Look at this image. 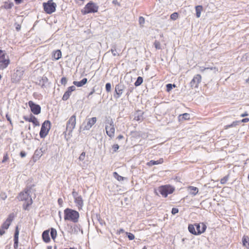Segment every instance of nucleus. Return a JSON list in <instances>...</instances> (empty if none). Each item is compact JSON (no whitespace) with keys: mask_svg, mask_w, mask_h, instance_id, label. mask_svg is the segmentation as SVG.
<instances>
[{"mask_svg":"<svg viewBox=\"0 0 249 249\" xmlns=\"http://www.w3.org/2000/svg\"><path fill=\"white\" fill-rule=\"evenodd\" d=\"M30 188H25L23 191L20 192L17 196L19 201H24L22 207L24 210H28L29 207L32 205L33 201L30 195Z\"/></svg>","mask_w":249,"mask_h":249,"instance_id":"f257e3e1","label":"nucleus"},{"mask_svg":"<svg viewBox=\"0 0 249 249\" xmlns=\"http://www.w3.org/2000/svg\"><path fill=\"white\" fill-rule=\"evenodd\" d=\"M188 229L190 233L197 235L204 233L206 230L207 226L204 223L202 222L195 224H189Z\"/></svg>","mask_w":249,"mask_h":249,"instance_id":"f03ea898","label":"nucleus"},{"mask_svg":"<svg viewBox=\"0 0 249 249\" xmlns=\"http://www.w3.org/2000/svg\"><path fill=\"white\" fill-rule=\"evenodd\" d=\"M64 219L76 223L78 221L79 214L76 211L67 208L64 211Z\"/></svg>","mask_w":249,"mask_h":249,"instance_id":"7ed1b4c3","label":"nucleus"},{"mask_svg":"<svg viewBox=\"0 0 249 249\" xmlns=\"http://www.w3.org/2000/svg\"><path fill=\"white\" fill-rule=\"evenodd\" d=\"M105 130L107 135L112 139L115 136V128L112 119L110 117L106 119L105 121Z\"/></svg>","mask_w":249,"mask_h":249,"instance_id":"20e7f679","label":"nucleus"},{"mask_svg":"<svg viewBox=\"0 0 249 249\" xmlns=\"http://www.w3.org/2000/svg\"><path fill=\"white\" fill-rule=\"evenodd\" d=\"M10 64V59L5 51L0 49V70H3Z\"/></svg>","mask_w":249,"mask_h":249,"instance_id":"39448f33","label":"nucleus"},{"mask_svg":"<svg viewBox=\"0 0 249 249\" xmlns=\"http://www.w3.org/2000/svg\"><path fill=\"white\" fill-rule=\"evenodd\" d=\"M15 217V214L14 213H10L7 219L3 223L0 227V235L1 236L3 235L5 232V230H7L10 225H11L12 222L14 220Z\"/></svg>","mask_w":249,"mask_h":249,"instance_id":"423d86ee","label":"nucleus"},{"mask_svg":"<svg viewBox=\"0 0 249 249\" xmlns=\"http://www.w3.org/2000/svg\"><path fill=\"white\" fill-rule=\"evenodd\" d=\"M99 7L95 3L93 2H89L88 3L83 9L82 10L81 12L83 15H86L89 13H94L98 12Z\"/></svg>","mask_w":249,"mask_h":249,"instance_id":"0eeeda50","label":"nucleus"},{"mask_svg":"<svg viewBox=\"0 0 249 249\" xmlns=\"http://www.w3.org/2000/svg\"><path fill=\"white\" fill-rule=\"evenodd\" d=\"M56 4L53 0H49L46 2L43 3V7L45 12L48 14H51L56 10Z\"/></svg>","mask_w":249,"mask_h":249,"instance_id":"6e6552de","label":"nucleus"},{"mask_svg":"<svg viewBox=\"0 0 249 249\" xmlns=\"http://www.w3.org/2000/svg\"><path fill=\"white\" fill-rule=\"evenodd\" d=\"M158 191L162 196L166 197L169 194H172L174 192L175 188L169 184L164 185L160 186L158 188Z\"/></svg>","mask_w":249,"mask_h":249,"instance_id":"1a4fd4ad","label":"nucleus"},{"mask_svg":"<svg viewBox=\"0 0 249 249\" xmlns=\"http://www.w3.org/2000/svg\"><path fill=\"white\" fill-rule=\"evenodd\" d=\"M51 129V122L49 120L45 121L42 124L39 132V136L41 138H44L48 134Z\"/></svg>","mask_w":249,"mask_h":249,"instance_id":"9d476101","label":"nucleus"},{"mask_svg":"<svg viewBox=\"0 0 249 249\" xmlns=\"http://www.w3.org/2000/svg\"><path fill=\"white\" fill-rule=\"evenodd\" d=\"M72 195L74 198V202L78 209L79 210H82L84 206V200L82 196L78 195V193L74 190L72 192Z\"/></svg>","mask_w":249,"mask_h":249,"instance_id":"9b49d317","label":"nucleus"},{"mask_svg":"<svg viewBox=\"0 0 249 249\" xmlns=\"http://www.w3.org/2000/svg\"><path fill=\"white\" fill-rule=\"evenodd\" d=\"M76 116L75 114L72 115L69 119L66 124V130L69 133H71L76 125Z\"/></svg>","mask_w":249,"mask_h":249,"instance_id":"f8f14e48","label":"nucleus"},{"mask_svg":"<svg viewBox=\"0 0 249 249\" xmlns=\"http://www.w3.org/2000/svg\"><path fill=\"white\" fill-rule=\"evenodd\" d=\"M202 81V76L199 74L195 75L190 82V87L193 89H197Z\"/></svg>","mask_w":249,"mask_h":249,"instance_id":"ddd939ff","label":"nucleus"},{"mask_svg":"<svg viewBox=\"0 0 249 249\" xmlns=\"http://www.w3.org/2000/svg\"><path fill=\"white\" fill-rule=\"evenodd\" d=\"M24 73V71L17 70L16 72L14 73L11 76V80L13 83H18L21 79Z\"/></svg>","mask_w":249,"mask_h":249,"instance_id":"4468645a","label":"nucleus"},{"mask_svg":"<svg viewBox=\"0 0 249 249\" xmlns=\"http://www.w3.org/2000/svg\"><path fill=\"white\" fill-rule=\"evenodd\" d=\"M29 106L31 112L35 115H38L41 112V107L39 105L36 104L32 101L28 102Z\"/></svg>","mask_w":249,"mask_h":249,"instance_id":"2eb2a0df","label":"nucleus"},{"mask_svg":"<svg viewBox=\"0 0 249 249\" xmlns=\"http://www.w3.org/2000/svg\"><path fill=\"white\" fill-rule=\"evenodd\" d=\"M23 118L25 121L32 123L34 127L39 126L40 125L37 119L32 114H30L29 116H24Z\"/></svg>","mask_w":249,"mask_h":249,"instance_id":"dca6fc26","label":"nucleus"},{"mask_svg":"<svg viewBox=\"0 0 249 249\" xmlns=\"http://www.w3.org/2000/svg\"><path fill=\"white\" fill-rule=\"evenodd\" d=\"M124 89V85H116L115 88V92L116 93V95H114L115 97L117 98H119L123 94Z\"/></svg>","mask_w":249,"mask_h":249,"instance_id":"f3484780","label":"nucleus"},{"mask_svg":"<svg viewBox=\"0 0 249 249\" xmlns=\"http://www.w3.org/2000/svg\"><path fill=\"white\" fill-rule=\"evenodd\" d=\"M97 122V118L92 117L91 118L87 120V123L84 126V130H89L90 129L92 126L96 123Z\"/></svg>","mask_w":249,"mask_h":249,"instance_id":"a211bd4d","label":"nucleus"},{"mask_svg":"<svg viewBox=\"0 0 249 249\" xmlns=\"http://www.w3.org/2000/svg\"><path fill=\"white\" fill-rule=\"evenodd\" d=\"M75 89V87L74 86L69 87L68 88L67 90L63 94L62 100L64 101L67 100L71 95V92L74 91Z\"/></svg>","mask_w":249,"mask_h":249,"instance_id":"6ab92c4d","label":"nucleus"},{"mask_svg":"<svg viewBox=\"0 0 249 249\" xmlns=\"http://www.w3.org/2000/svg\"><path fill=\"white\" fill-rule=\"evenodd\" d=\"M163 162H164L163 159L160 158L159 160H150L149 162H147L146 163V165L150 167V166H152L154 165L162 164L163 163Z\"/></svg>","mask_w":249,"mask_h":249,"instance_id":"aec40b11","label":"nucleus"},{"mask_svg":"<svg viewBox=\"0 0 249 249\" xmlns=\"http://www.w3.org/2000/svg\"><path fill=\"white\" fill-rule=\"evenodd\" d=\"M42 237L44 242L47 243L50 242L51 239L49 235V230H46L44 231L42 234Z\"/></svg>","mask_w":249,"mask_h":249,"instance_id":"412c9836","label":"nucleus"},{"mask_svg":"<svg viewBox=\"0 0 249 249\" xmlns=\"http://www.w3.org/2000/svg\"><path fill=\"white\" fill-rule=\"evenodd\" d=\"M62 56L61 52L60 50H57L53 53V57L55 60H58Z\"/></svg>","mask_w":249,"mask_h":249,"instance_id":"4be33fe9","label":"nucleus"},{"mask_svg":"<svg viewBox=\"0 0 249 249\" xmlns=\"http://www.w3.org/2000/svg\"><path fill=\"white\" fill-rule=\"evenodd\" d=\"M87 82V79L85 78H83L80 81H74L73 84L78 87H81L83 85H85Z\"/></svg>","mask_w":249,"mask_h":249,"instance_id":"5701e85b","label":"nucleus"},{"mask_svg":"<svg viewBox=\"0 0 249 249\" xmlns=\"http://www.w3.org/2000/svg\"><path fill=\"white\" fill-rule=\"evenodd\" d=\"M242 243L243 246L247 249H249V237L247 236H244L242 238Z\"/></svg>","mask_w":249,"mask_h":249,"instance_id":"b1692460","label":"nucleus"},{"mask_svg":"<svg viewBox=\"0 0 249 249\" xmlns=\"http://www.w3.org/2000/svg\"><path fill=\"white\" fill-rule=\"evenodd\" d=\"M196 16L197 18L200 17L201 12L203 11V8L201 5H197L195 7Z\"/></svg>","mask_w":249,"mask_h":249,"instance_id":"393cba45","label":"nucleus"},{"mask_svg":"<svg viewBox=\"0 0 249 249\" xmlns=\"http://www.w3.org/2000/svg\"><path fill=\"white\" fill-rule=\"evenodd\" d=\"M188 189L190 190V193L194 196H196L198 192V189L196 187L190 186L188 187Z\"/></svg>","mask_w":249,"mask_h":249,"instance_id":"a878e982","label":"nucleus"},{"mask_svg":"<svg viewBox=\"0 0 249 249\" xmlns=\"http://www.w3.org/2000/svg\"><path fill=\"white\" fill-rule=\"evenodd\" d=\"M179 121L189 120H190V114L187 113L179 115L178 116Z\"/></svg>","mask_w":249,"mask_h":249,"instance_id":"bb28decb","label":"nucleus"},{"mask_svg":"<svg viewBox=\"0 0 249 249\" xmlns=\"http://www.w3.org/2000/svg\"><path fill=\"white\" fill-rule=\"evenodd\" d=\"M240 123L239 121H233L231 124H228L224 126V129H228L231 127H233L236 126L237 125L239 124Z\"/></svg>","mask_w":249,"mask_h":249,"instance_id":"cd10ccee","label":"nucleus"},{"mask_svg":"<svg viewBox=\"0 0 249 249\" xmlns=\"http://www.w3.org/2000/svg\"><path fill=\"white\" fill-rule=\"evenodd\" d=\"M51 236L52 238L54 240L57 236V231L54 228H51Z\"/></svg>","mask_w":249,"mask_h":249,"instance_id":"c85d7f7f","label":"nucleus"},{"mask_svg":"<svg viewBox=\"0 0 249 249\" xmlns=\"http://www.w3.org/2000/svg\"><path fill=\"white\" fill-rule=\"evenodd\" d=\"M37 152V151H36L34 155L33 156L32 159L34 162H36L41 156V155L40 153L38 154Z\"/></svg>","mask_w":249,"mask_h":249,"instance_id":"c756f323","label":"nucleus"},{"mask_svg":"<svg viewBox=\"0 0 249 249\" xmlns=\"http://www.w3.org/2000/svg\"><path fill=\"white\" fill-rule=\"evenodd\" d=\"M142 82H143L142 78L141 76H139L137 78V79L136 81V82H135L134 85L136 87L139 86L140 85H141L142 84Z\"/></svg>","mask_w":249,"mask_h":249,"instance_id":"7c9ffc66","label":"nucleus"},{"mask_svg":"<svg viewBox=\"0 0 249 249\" xmlns=\"http://www.w3.org/2000/svg\"><path fill=\"white\" fill-rule=\"evenodd\" d=\"M114 177L117 179L118 181H123L124 179V178L120 176L117 172H115L113 173Z\"/></svg>","mask_w":249,"mask_h":249,"instance_id":"2f4dec72","label":"nucleus"},{"mask_svg":"<svg viewBox=\"0 0 249 249\" xmlns=\"http://www.w3.org/2000/svg\"><path fill=\"white\" fill-rule=\"evenodd\" d=\"M9 159V155L7 153L4 154L3 159L1 161L2 163H5Z\"/></svg>","mask_w":249,"mask_h":249,"instance_id":"473e14b6","label":"nucleus"},{"mask_svg":"<svg viewBox=\"0 0 249 249\" xmlns=\"http://www.w3.org/2000/svg\"><path fill=\"white\" fill-rule=\"evenodd\" d=\"M178 18V14L177 12L172 14L170 16V18L172 20H175Z\"/></svg>","mask_w":249,"mask_h":249,"instance_id":"72a5a7b5","label":"nucleus"},{"mask_svg":"<svg viewBox=\"0 0 249 249\" xmlns=\"http://www.w3.org/2000/svg\"><path fill=\"white\" fill-rule=\"evenodd\" d=\"M125 233L127 235L129 240H132L135 239V235L133 233L128 232H126Z\"/></svg>","mask_w":249,"mask_h":249,"instance_id":"f704fd0d","label":"nucleus"},{"mask_svg":"<svg viewBox=\"0 0 249 249\" xmlns=\"http://www.w3.org/2000/svg\"><path fill=\"white\" fill-rule=\"evenodd\" d=\"M166 91L167 92H169L171 90V89H172V88L173 87H176V85H172L171 84H168L166 85Z\"/></svg>","mask_w":249,"mask_h":249,"instance_id":"c9c22d12","label":"nucleus"},{"mask_svg":"<svg viewBox=\"0 0 249 249\" xmlns=\"http://www.w3.org/2000/svg\"><path fill=\"white\" fill-rule=\"evenodd\" d=\"M86 157V153L85 152H83L79 157V160L80 161H83Z\"/></svg>","mask_w":249,"mask_h":249,"instance_id":"e433bc0d","label":"nucleus"},{"mask_svg":"<svg viewBox=\"0 0 249 249\" xmlns=\"http://www.w3.org/2000/svg\"><path fill=\"white\" fill-rule=\"evenodd\" d=\"M18 234H19L18 228V227L17 226V227L16 228L14 239H18Z\"/></svg>","mask_w":249,"mask_h":249,"instance_id":"4c0bfd02","label":"nucleus"},{"mask_svg":"<svg viewBox=\"0 0 249 249\" xmlns=\"http://www.w3.org/2000/svg\"><path fill=\"white\" fill-rule=\"evenodd\" d=\"M154 46L157 49H161L160 43L158 41L156 40L155 41Z\"/></svg>","mask_w":249,"mask_h":249,"instance_id":"58836bf2","label":"nucleus"},{"mask_svg":"<svg viewBox=\"0 0 249 249\" xmlns=\"http://www.w3.org/2000/svg\"><path fill=\"white\" fill-rule=\"evenodd\" d=\"M228 176H225L224 177V178H222L220 180V183L221 184H225L227 182V181H228Z\"/></svg>","mask_w":249,"mask_h":249,"instance_id":"ea45409f","label":"nucleus"},{"mask_svg":"<svg viewBox=\"0 0 249 249\" xmlns=\"http://www.w3.org/2000/svg\"><path fill=\"white\" fill-rule=\"evenodd\" d=\"M111 89V84L109 83H107L106 85V89L107 92L110 91Z\"/></svg>","mask_w":249,"mask_h":249,"instance_id":"a19ab883","label":"nucleus"},{"mask_svg":"<svg viewBox=\"0 0 249 249\" xmlns=\"http://www.w3.org/2000/svg\"><path fill=\"white\" fill-rule=\"evenodd\" d=\"M139 22L140 24L143 25L145 22L144 18L142 17H139Z\"/></svg>","mask_w":249,"mask_h":249,"instance_id":"79ce46f5","label":"nucleus"},{"mask_svg":"<svg viewBox=\"0 0 249 249\" xmlns=\"http://www.w3.org/2000/svg\"><path fill=\"white\" fill-rule=\"evenodd\" d=\"M60 82H61V84H62L63 85H66V84H67V78L65 77H62L61 79Z\"/></svg>","mask_w":249,"mask_h":249,"instance_id":"37998d69","label":"nucleus"},{"mask_svg":"<svg viewBox=\"0 0 249 249\" xmlns=\"http://www.w3.org/2000/svg\"><path fill=\"white\" fill-rule=\"evenodd\" d=\"M112 147L113 150V151L116 152L118 150L119 146L118 145V144H114L112 145Z\"/></svg>","mask_w":249,"mask_h":249,"instance_id":"c03bdc74","label":"nucleus"},{"mask_svg":"<svg viewBox=\"0 0 249 249\" xmlns=\"http://www.w3.org/2000/svg\"><path fill=\"white\" fill-rule=\"evenodd\" d=\"M14 247L15 249H17L18 247V239H14Z\"/></svg>","mask_w":249,"mask_h":249,"instance_id":"a18cd8bd","label":"nucleus"},{"mask_svg":"<svg viewBox=\"0 0 249 249\" xmlns=\"http://www.w3.org/2000/svg\"><path fill=\"white\" fill-rule=\"evenodd\" d=\"M178 212V209L177 208H173L172 210V213L173 214H175L176 213Z\"/></svg>","mask_w":249,"mask_h":249,"instance_id":"49530a36","label":"nucleus"},{"mask_svg":"<svg viewBox=\"0 0 249 249\" xmlns=\"http://www.w3.org/2000/svg\"><path fill=\"white\" fill-rule=\"evenodd\" d=\"M239 121H240V122H241V123H248L249 122V118H244Z\"/></svg>","mask_w":249,"mask_h":249,"instance_id":"de8ad7c7","label":"nucleus"},{"mask_svg":"<svg viewBox=\"0 0 249 249\" xmlns=\"http://www.w3.org/2000/svg\"><path fill=\"white\" fill-rule=\"evenodd\" d=\"M63 201L62 198H59L58 199V203L59 206H62L63 204Z\"/></svg>","mask_w":249,"mask_h":249,"instance_id":"09e8293b","label":"nucleus"},{"mask_svg":"<svg viewBox=\"0 0 249 249\" xmlns=\"http://www.w3.org/2000/svg\"><path fill=\"white\" fill-rule=\"evenodd\" d=\"M249 115V113H248L247 111H245L244 113H242L240 115V116L241 117H246V116H247Z\"/></svg>","mask_w":249,"mask_h":249,"instance_id":"8fccbe9b","label":"nucleus"},{"mask_svg":"<svg viewBox=\"0 0 249 249\" xmlns=\"http://www.w3.org/2000/svg\"><path fill=\"white\" fill-rule=\"evenodd\" d=\"M26 153L24 151H21L20 153V156L21 158H23L26 156Z\"/></svg>","mask_w":249,"mask_h":249,"instance_id":"3c124183","label":"nucleus"},{"mask_svg":"<svg viewBox=\"0 0 249 249\" xmlns=\"http://www.w3.org/2000/svg\"><path fill=\"white\" fill-rule=\"evenodd\" d=\"M1 198L3 199V200H4L6 199V198L7 197V196L6 195L5 193H2L1 194Z\"/></svg>","mask_w":249,"mask_h":249,"instance_id":"603ef678","label":"nucleus"},{"mask_svg":"<svg viewBox=\"0 0 249 249\" xmlns=\"http://www.w3.org/2000/svg\"><path fill=\"white\" fill-rule=\"evenodd\" d=\"M95 92L94 89H92V90L89 93L88 97H89L90 95L93 94V93Z\"/></svg>","mask_w":249,"mask_h":249,"instance_id":"864d4df0","label":"nucleus"},{"mask_svg":"<svg viewBox=\"0 0 249 249\" xmlns=\"http://www.w3.org/2000/svg\"><path fill=\"white\" fill-rule=\"evenodd\" d=\"M124 138V136L122 135H119L117 136V139L118 140H121Z\"/></svg>","mask_w":249,"mask_h":249,"instance_id":"5fc2aeb1","label":"nucleus"},{"mask_svg":"<svg viewBox=\"0 0 249 249\" xmlns=\"http://www.w3.org/2000/svg\"><path fill=\"white\" fill-rule=\"evenodd\" d=\"M124 232V230L123 229H120L118 231V233L120 234L121 233Z\"/></svg>","mask_w":249,"mask_h":249,"instance_id":"6e6d98bb","label":"nucleus"},{"mask_svg":"<svg viewBox=\"0 0 249 249\" xmlns=\"http://www.w3.org/2000/svg\"><path fill=\"white\" fill-rule=\"evenodd\" d=\"M15 2H16V3H21L22 0H15Z\"/></svg>","mask_w":249,"mask_h":249,"instance_id":"4d7b16f0","label":"nucleus"},{"mask_svg":"<svg viewBox=\"0 0 249 249\" xmlns=\"http://www.w3.org/2000/svg\"><path fill=\"white\" fill-rule=\"evenodd\" d=\"M246 83H249V77L246 79Z\"/></svg>","mask_w":249,"mask_h":249,"instance_id":"13d9d810","label":"nucleus"},{"mask_svg":"<svg viewBox=\"0 0 249 249\" xmlns=\"http://www.w3.org/2000/svg\"><path fill=\"white\" fill-rule=\"evenodd\" d=\"M142 249H147V247L146 246H144Z\"/></svg>","mask_w":249,"mask_h":249,"instance_id":"bf43d9fd","label":"nucleus"},{"mask_svg":"<svg viewBox=\"0 0 249 249\" xmlns=\"http://www.w3.org/2000/svg\"><path fill=\"white\" fill-rule=\"evenodd\" d=\"M19 29H20V27H17V29L18 30Z\"/></svg>","mask_w":249,"mask_h":249,"instance_id":"052dcab7","label":"nucleus"},{"mask_svg":"<svg viewBox=\"0 0 249 249\" xmlns=\"http://www.w3.org/2000/svg\"><path fill=\"white\" fill-rule=\"evenodd\" d=\"M19 29H20V27H17V29L18 30Z\"/></svg>","mask_w":249,"mask_h":249,"instance_id":"680f3d73","label":"nucleus"},{"mask_svg":"<svg viewBox=\"0 0 249 249\" xmlns=\"http://www.w3.org/2000/svg\"><path fill=\"white\" fill-rule=\"evenodd\" d=\"M1 78H2V76L0 74V80H1Z\"/></svg>","mask_w":249,"mask_h":249,"instance_id":"e2e57ef3","label":"nucleus"},{"mask_svg":"<svg viewBox=\"0 0 249 249\" xmlns=\"http://www.w3.org/2000/svg\"><path fill=\"white\" fill-rule=\"evenodd\" d=\"M48 249H52V248L51 247H48Z\"/></svg>","mask_w":249,"mask_h":249,"instance_id":"0e129e2a","label":"nucleus"},{"mask_svg":"<svg viewBox=\"0 0 249 249\" xmlns=\"http://www.w3.org/2000/svg\"><path fill=\"white\" fill-rule=\"evenodd\" d=\"M206 69H207V68H205L203 70H202V71H204V70H206Z\"/></svg>","mask_w":249,"mask_h":249,"instance_id":"69168bd1","label":"nucleus"},{"mask_svg":"<svg viewBox=\"0 0 249 249\" xmlns=\"http://www.w3.org/2000/svg\"><path fill=\"white\" fill-rule=\"evenodd\" d=\"M30 129H31V127H30V126H29V128H28V129H29V130H30Z\"/></svg>","mask_w":249,"mask_h":249,"instance_id":"338daca9","label":"nucleus"},{"mask_svg":"<svg viewBox=\"0 0 249 249\" xmlns=\"http://www.w3.org/2000/svg\"><path fill=\"white\" fill-rule=\"evenodd\" d=\"M114 3H116V1H113Z\"/></svg>","mask_w":249,"mask_h":249,"instance_id":"774afa93","label":"nucleus"}]
</instances>
